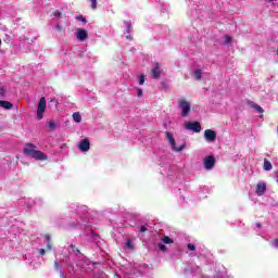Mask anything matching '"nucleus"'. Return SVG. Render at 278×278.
I'll return each instance as SVG.
<instances>
[{
    "mask_svg": "<svg viewBox=\"0 0 278 278\" xmlns=\"http://www.w3.org/2000/svg\"><path fill=\"white\" fill-rule=\"evenodd\" d=\"M39 253H40L41 255H45V249H40V250H39Z\"/></svg>",
    "mask_w": 278,
    "mask_h": 278,
    "instance_id": "obj_36",
    "label": "nucleus"
},
{
    "mask_svg": "<svg viewBox=\"0 0 278 278\" xmlns=\"http://www.w3.org/2000/svg\"><path fill=\"white\" fill-rule=\"evenodd\" d=\"M56 29H58L59 31H61V30H62V26L58 25V26H56Z\"/></svg>",
    "mask_w": 278,
    "mask_h": 278,
    "instance_id": "obj_38",
    "label": "nucleus"
},
{
    "mask_svg": "<svg viewBox=\"0 0 278 278\" xmlns=\"http://www.w3.org/2000/svg\"><path fill=\"white\" fill-rule=\"evenodd\" d=\"M157 247H159V250H161V251H163V252H165L166 249H167V248L164 245V243H159Z\"/></svg>",
    "mask_w": 278,
    "mask_h": 278,
    "instance_id": "obj_27",
    "label": "nucleus"
},
{
    "mask_svg": "<svg viewBox=\"0 0 278 278\" xmlns=\"http://www.w3.org/2000/svg\"><path fill=\"white\" fill-rule=\"evenodd\" d=\"M78 149L83 153H88V151H90V140H88V138L80 140L78 143Z\"/></svg>",
    "mask_w": 278,
    "mask_h": 278,
    "instance_id": "obj_6",
    "label": "nucleus"
},
{
    "mask_svg": "<svg viewBox=\"0 0 278 278\" xmlns=\"http://www.w3.org/2000/svg\"><path fill=\"white\" fill-rule=\"evenodd\" d=\"M5 92H8V89H5V87H0V97H5Z\"/></svg>",
    "mask_w": 278,
    "mask_h": 278,
    "instance_id": "obj_22",
    "label": "nucleus"
},
{
    "mask_svg": "<svg viewBox=\"0 0 278 278\" xmlns=\"http://www.w3.org/2000/svg\"><path fill=\"white\" fill-rule=\"evenodd\" d=\"M46 242L48 251H51V237H49L48 235L46 236Z\"/></svg>",
    "mask_w": 278,
    "mask_h": 278,
    "instance_id": "obj_20",
    "label": "nucleus"
},
{
    "mask_svg": "<svg viewBox=\"0 0 278 278\" xmlns=\"http://www.w3.org/2000/svg\"><path fill=\"white\" fill-rule=\"evenodd\" d=\"M73 119L75 121V123H79L81 121V114L74 113L73 114Z\"/></svg>",
    "mask_w": 278,
    "mask_h": 278,
    "instance_id": "obj_18",
    "label": "nucleus"
},
{
    "mask_svg": "<svg viewBox=\"0 0 278 278\" xmlns=\"http://www.w3.org/2000/svg\"><path fill=\"white\" fill-rule=\"evenodd\" d=\"M76 38L80 42H84V40H88V31H86V29L84 28H78L76 30Z\"/></svg>",
    "mask_w": 278,
    "mask_h": 278,
    "instance_id": "obj_8",
    "label": "nucleus"
},
{
    "mask_svg": "<svg viewBox=\"0 0 278 278\" xmlns=\"http://www.w3.org/2000/svg\"><path fill=\"white\" fill-rule=\"evenodd\" d=\"M128 40H131V35L126 36Z\"/></svg>",
    "mask_w": 278,
    "mask_h": 278,
    "instance_id": "obj_39",
    "label": "nucleus"
},
{
    "mask_svg": "<svg viewBox=\"0 0 278 278\" xmlns=\"http://www.w3.org/2000/svg\"><path fill=\"white\" fill-rule=\"evenodd\" d=\"M125 25H126V31L127 34H129V31H131V23L125 22Z\"/></svg>",
    "mask_w": 278,
    "mask_h": 278,
    "instance_id": "obj_24",
    "label": "nucleus"
},
{
    "mask_svg": "<svg viewBox=\"0 0 278 278\" xmlns=\"http://www.w3.org/2000/svg\"><path fill=\"white\" fill-rule=\"evenodd\" d=\"M48 127L50 131H55V128L58 127V125L55 124L54 121H49L48 122Z\"/></svg>",
    "mask_w": 278,
    "mask_h": 278,
    "instance_id": "obj_16",
    "label": "nucleus"
},
{
    "mask_svg": "<svg viewBox=\"0 0 278 278\" xmlns=\"http://www.w3.org/2000/svg\"><path fill=\"white\" fill-rule=\"evenodd\" d=\"M62 13H60V11H55L54 12V16L59 17Z\"/></svg>",
    "mask_w": 278,
    "mask_h": 278,
    "instance_id": "obj_35",
    "label": "nucleus"
},
{
    "mask_svg": "<svg viewBox=\"0 0 278 278\" xmlns=\"http://www.w3.org/2000/svg\"><path fill=\"white\" fill-rule=\"evenodd\" d=\"M201 77H203V71L195 70L194 71V78L197 79V81L201 80Z\"/></svg>",
    "mask_w": 278,
    "mask_h": 278,
    "instance_id": "obj_15",
    "label": "nucleus"
},
{
    "mask_svg": "<svg viewBox=\"0 0 278 278\" xmlns=\"http://www.w3.org/2000/svg\"><path fill=\"white\" fill-rule=\"evenodd\" d=\"M126 247L128 248V249H134V243L131 242V240H127V242H126Z\"/></svg>",
    "mask_w": 278,
    "mask_h": 278,
    "instance_id": "obj_26",
    "label": "nucleus"
},
{
    "mask_svg": "<svg viewBox=\"0 0 278 278\" xmlns=\"http://www.w3.org/2000/svg\"><path fill=\"white\" fill-rule=\"evenodd\" d=\"M61 278H64V274L61 271Z\"/></svg>",
    "mask_w": 278,
    "mask_h": 278,
    "instance_id": "obj_40",
    "label": "nucleus"
},
{
    "mask_svg": "<svg viewBox=\"0 0 278 278\" xmlns=\"http://www.w3.org/2000/svg\"><path fill=\"white\" fill-rule=\"evenodd\" d=\"M184 149H186V142H182V144L180 147H176L175 148V151L177 153H180V151H184Z\"/></svg>",
    "mask_w": 278,
    "mask_h": 278,
    "instance_id": "obj_21",
    "label": "nucleus"
},
{
    "mask_svg": "<svg viewBox=\"0 0 278 278\" xmlns=\"http://www.w3.org/2000/svg\"><path fill=\"white\" fill-rule=\"evenodd\" d=\"M139 86H144V75L137 76Z\"/></svg>",
    "mask_w": 278,
    "mask_h": 278,
    "instance_id": "obj_19",
    "label": "nucleus"
},
{
    "mask_svg": "<svg viewBox=\"0 0 278 278\" xmlns=\"http://www.w3.org/2000/svg\"><path fill=\"white\" fill-rule=\"evenodd\" d=\"M160 88L162 89V90H166V88H168V83H161V86H160Z\"/></svg>",
    "mask_w": 278,
    "mask_h": 278,
    "instance_id": "obj_25",
    "label": "nucleus"
},
{
    "mask_svg": "<svg viewBox=\"0 0 278 278\" xmlns=\"http://www.w3.org/2000/svg\"><path fill=\"white\" fill-rule=\"evenodd\" d=\"M225 38H226V45H229V42H231V37L229 35H226Z\"/></svg>",
    "mask_w": 278,
    "mask_h": 278,
    "instance_id": "obj_32",
    "label": "nucleus"
},
{
    "mask_svg": "<svg viewBox=\"0 0 278 278\" xmlns=\"http://www.w3.org/2000/svg\"><path fill=\"white\" fill-rule=\"evenodd\" d=\"M203 164L206 170H212L216 166V159L213 155L205 156Z\"/></svg>",
    "mask_w": 278,
    "mask_h": 278,
    "instance_id": "obj_5",
    "label": "nucleus"
},
{
    "mask_svg": "<svg viewBox=\"0 0 278 278\" xmlns=\"http://www.w3.org/2000/svg\"><path fill=\"white\" fill-rule=\"evenodd\" d=\"M137 97H142V89H137Z\"/></svg>",
    "mask_w": 278,
    "mask_h": 278,
    "instance_id": "obj_33",
    "label": "nucleus"
},
{
    "mask_svg": "<svg viewBox=\"0 0 278 278\" xmlns=\"http://www.w3.org/2000/svg\"><path fill=\"white\" fill-rule=\"evenodd\" d=\"M78 20L83 21V23H86V17H84V16H79Z\"/></svg>",
    "mask_w": 278,
    "mask_h": 278,
    "instance_id": "obj_34",
    "label": "nucleus"
},
{
    "mask_svg": "<svg viewBox=\"0 0 278 278\" xmlns=\"http://www.w3.org/2000/svg\"><path fill=\"white\" fill-rule=\"evenodd\" d=\"M161 75H162V67H160L159 63H155L154 67L152 68V77L153 79H160Z\"/></svg>",
    "mask_w": 278,
    "mask_h": 278,
    "instance_id": "obj_10",
    "label": "nucleus"
},
{
    "mask_svg": "<svg viewBox=\"0 0 278 278\" xmlns=\"http://www.w3.org/2000/svg\"><path fill=\"white\" fill-rule=\"evenodd\" d=\"M185 129H187L188 131H193L194 134H200L202 127H201V123L199 122H187L185 124Z\"/></svg>",
    "mask_w": 278,
    "mask_h": 278,
    "instance_id": "obj_4",
    "label": "nucleus"
},
{
    "mask_svg": "<svg viewBox=\"0 0 278 278\" xmlns=\"http://www.w3.org/2000/svg\"><path fill=\"white\" fill-rule=\"evenodd\" d=\"M92 10H97V0H90Z\"/></svg>",
    "mask_w": 278,
    "mask_h": 278,
    "instance_id": "obj_29",
    "label": "nucleus"
},
{
    "mask_svg": "<svg viewBox=\"0 0 278 278\" xmlns=\"http://www.w3.org/2000/svg\"><path fill=\"white\" fill-rule=\"evenodd\" d=\"M187 248H188L189 251H197V247L192 243H188Z\"/></svg>",
    "mask_w": 278,
    "mask_h": 278,
    "instance_id": "obj_23",
    "label": "nucleus"
},
{
    "mask_svg": "<svg viewBox=\"0 0 278 278\" xmlns=\"http://www.w3.org/2000/svg\"><path fill=\"white\" fill-rule=\"evenodd\" d=\"M249 106L256 110V112H258V114H264V109L262 106H260L257 103L250 101Z\"/></svg>",
    "mask_w": 278,
    "mask_h": 278,
    "instance_id": "obj_11",
    "label": "nucleus"
},
{
    "mask_svg": "<svg viewBox=\"0 0 278 278\" xmlns=\"http://www.w3.org/2000/svg\"><path fill=\"white\" fill-rule=\"evenodd\" d=\"M45 112H47V99H45V97H41L37 104V121H42V118L45 117Z\"/></svg>",
    "mask_w": 278,
    "mask_h": 278,
    "instance_id": "obj_3",
    "label": "nucleus"
},
{
    "mask_svg": "<svg viewBox=\"0 0 278 278\" xmlns=\"http://www.w3.org/2000/svg\"><path fill=\"white\" fill-rule=\"evenodd\" d=\"M162 242L163 244H173V239L170 237H163Z\"/></svg>",
    "mask_w": 278,
    "mask_h": 278,
    "instance_id": "obj_17",
    "label": "nucleus"
},
{
    "mask_svg": "<svg viewBox=\"0 0 278 278\" xmlns=\"http://www.w3.org/2000/svg\"><path fill=\"white\" fill-rule=\"evenodd\" d=\"M266 192V182L261 181L256 185V194L257 197H263Z\"/></svg>",
    "mask_w": 278,
    "mask_h": 278,
    "instance_id": "obj_9",
    "label": "nucleus"
},
{
    "mask_svg": "<svg viewBox=\"0 0 278 278\" xmlns=\"http://www.w3.org/2000/svg\"><path fill=\"white\" fill-rule=\"evenodd\" d=\"M256 227H257L258 229H261V228H262V224L256 223Z\"/></svg>",
    "mask_w": 278,
    "mask_h": 278,
    "instance_id": "obj_37",
    "label": "nucleus"
},
{
    "mask_svg": "<svg viewBox=\"0 0 278 278\" xmlns=\"http://www.w3.org/2000/svg\"><path fill=\"white\" fill-rule=\"evenodd\" d=\"M178 110L180 111V115L182 118H187V116H190V112L192 110V105L186 98L178 99Z\"/></svg>",
    "mask_w": 278,
    "mask_h": 278,
    "instance_id": "obj_2",
    "label": "nucleus"
},
{
    "mask_svg": "<svg viewBox=\"0 0 278 278\" xmlns=\"http://www.w3.org/2000/svg\"><path fill=\"white\" fill-rule=\"evenodd\" d=\"M263 168L264 170H273V164L267 159H264Z\"/></svg>",
    "mask_w": 278,
    "mask_h": 278,
    "instance_id": "obj_14",
    "label": "nucleus"
},
{
    "mask_svg": "<svg viewBox=\"0 0 278 278\" xmlns=\"http://www.w3.org/2000/svg\"><path fill=\"white\" fill-rule=\"evenodd\" d=\"M166 138H167L172 149H175V138H173V134L166 132Z\"/></svg>",
    "mask_w": 278,
    "mask_h": 278,
    "instance_id": "obj_13",
    "label": "nucleus"
},
{
    "mask_svg": "<svg viewBox=\"0 0 278 278\" xmlns=\"http://www.w3.org/2000/svg\"><path fill=\"white\" fill-rule=\"evenodd\" d=\"M139 231H140V233H144V231H147V226H141L139 228Z\"/></svg>",
    "mask_w": 278,
    "mask_h": 278,
    "instance_id": "obj_31",
    "label": "nucleus"
},
{
    "mask_svg": "<svg viewBox=\"0 0 278 278\" xmlns=\"http://www.w3.org/2000/svg\"><path fill=\"white\" fill-rule=\"evenodd\" d=\"M271 247H274L275 249H278V239L273 240Z\"/></svg>",
    "mask_w": 278,
    "mask_h": 278,
    "instance_id": "obj_28",
    "label": "nucleus"
},
{
    "mask_svg": "<svg viewBox=\"0 0 278 278\" xmlns=\"http://www.w3.org/2000/svg\"><path fill=\"white\" fill-rule=\"evenodd\" d=\"M36 149H37L36 144L26 143V146L24 148V153L28 157H33V160H38L40 162H45V160L48 159L47 154H45L42 151L36 150Z\"/></svg>",
    "mask_w": 278,
    "mask_h": 278,
    "instance_id": "obj_1",
    "label": "nucleus"
},
{
    "mask_svg": "<svg viewBox=\"0 0 278 278\" xmlns=\"http://www.w3.org/2000/svg\"><path fill=\"white\" fill-rule=\"evenodd\" d=\"M269 1H275V0H269Z\"/></svg>",
    "mask_w": 278,
    "mask_h": 278,
    "instance_id": "obj_41",
    "label": "nucleus"
},
{
    "mask_svg": "<svg viewBox=\"0 0 278 278\" xmlns=\"http://www.w3.org/2000/svg\"><path fill=\"white\" fill-rule=\"evenodd\" d=\"M0 108H3V110H12L14 108V104L9 101L0 100Z\"/></svg>",
    "mask_w": 278,
    "mask_h": 278,
    "instance_id": "obj_12",
    "label": "nucleus"
},
{
    "mask_svg": "<svg viewBox=\"0 0 278 278\" xmlns=\"http://www.w3.org/2000/svg\"><path fill=\"white\" fill-rule=\"evenodd\" d=\"M204 138L206 142H216V131L212 129L204 130Z\"/></svg>",
    "mask_w": 278,
    "mask_h": 278,
    "instance_id": "obj_7",
    "label": "nucleus"
},
{
    "mask_svg": "<svg viewBox=\"0 0 278 278\" xmlns=\"http://www.w3.org/2000/svg\"><path fill=\"white\" fill-rule=\"evenodd\" d=\"M54 267H55V270H60V261L58 260L54 261Z\"/></svg>",
    "mask_w": 278,
    "mask_h": 278,
    "instance_id": "obj_30",
    "label": "nucleus"
}]
</instances>
